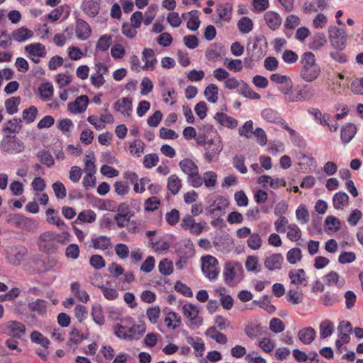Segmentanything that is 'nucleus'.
Returning <instances> with one entry per match:
<instances>
[{"label":"nucleus","mask_w":363,"mask_h":363,"mask_svg":"<svg viewBox=\"0 0 363 363\" xmlns=\"http://www.w3.org/2000/svg\"><path fill=\"white\" fill-rule=\"evenodd\" d=\"M69 241V233L63 232L57 233L54 231H46L41 233L37 239V245L40 252L48 255L57 252L59 245H64Z\"/></svg>","instance_id":"obj_1"},{"label":"nucleus","mask_w":363,"mask_h":363,"mask_svg":"<svg viewBox=\"0 0 363 363\" xmlns=\"http://www.w3.org/2000/svg\"><path fill=\"white\" fill-rule=\"evenodd\" d=\"M300 65V77L304 82H313L320 77L321 68L313 52H305L301 57Z\"/></svg>","instance_id":"obj_2"},{"label":"nucleus","mask_w":363,"mask_h":363,"mask_svg":"<svg viewBox=\"0 0 363 363\" xmlns=\"http://www.w3.org/2000/svg\"><path fill=\"white\" fill-rule=\"evenodd\" d=\"M28 253V249L23 245L9 246L4 250L6 261L15 267L21 265L26 260Z\"/></svg>","instance_id":"obj_3"},{"label":"nucleus","mask_w":363,"mask_h":363,"mask_svg":"<svg viewBox=\"0 0 363 363\" xmlns=\"http://www.w3.org/2000/svg\"><path fill=\"white\" fill-rule=\"evenodd\" d=\"M0 149L1 152L9 155H16L21 153L25 150V145L16 136L6 135H3L0 141Z\"/></svg>","instance_id":"obj_4"},{"label":"nucleus","mask_w":363,"mask_h":363,"mask_svg":"<svg viewBox=\"0 0 363 363\" xmlns=\"http://www.w3.org/2000/svg\"><path fill=\"white\" fill-rule=\"evenodd\" d=\"M183 315L189 321V325L193 329L199 328L203 323V318L199 315V310L192 303L184 304L182 307Z\"/></svg>","instance_id":"obj_5"},{"label":"nucleus","mask_w":363,"mask_h":363,"mask_svg":"<svg viewBox=\"0 0 363 363\" xmlns=\"http://www.w3.org/2000/svg\"><path fill=\"white\" fill-rule=\"evenodd\" d=\"M328 37L333 48L337 50H342L345 48L347 35L343 30L335 26H331L328 28Z\"/></svg>","instance_id":"obj_6"},{"label":"nucleus","mask_w":363,"mask_h":363,"mask_svg":"<svg viewBox=\"0 0 363 363\" xmlns=\"http://www.w3.org/2000/svg\"><path fill=\"white\" fill-rule=\"evenodd\" d=\"M201 269L206 277L210 279H215L219 274L218 262L211 255H206L201 258Z\"/></svg>","instance_id":"obj_7"},{"label":"nucleus","mask_w":363,"mask_h":363,"mask_svg":"<svg viewBox=\"0 0 363 363\" xmlns=\"http://www.w3.org/2000/svg\"><path fill=\"white\" fill-rule=\"evenodd\" d=\"M229 203L226 198L217 196L212 203L206 208L208 213L213 218H219L225 211Z\"/></svg>","instance_id":"obj_8"},{"label":"nucleus","mask_w":363,"mask_h":363,"mask_svg":"<svg viewBox=\"0 0 363 363\" xmlns=\"http://www.w3.org/2000/svg\"><path fill=\"white\" fill-rule=\"evenodd\" d=\"M223 150V143L219 138L211 140L207 143L204 154L205 160L208 162L216 161Z\"/></svg>","instance_id":"obj_9"},{"label":"nucleus","mask_w":363,"mask_h":363,"mask_svg":"<svg viewBox=\"0 0 363 363\" xmlns=\"http://www.w3.org/2000/svg\"><path fill=\"white\" fill-rule=\"evenodd\" d=\"M206 225V222L196 223L194 218L191 215L185 216L181 223L182 228L185 230H189L191 234L200 235Z\"/></svg>","instance_id":"obj_10"},{"label":"nucleus","mask_w":363,"mask_h":363,"mask_svg":"<svg viewBox=\"0 0 363 363\" xmlns=\"http://www.w3.org/2000/svg\"><path fill=\"white\" fill-rule=\"evenodd\" d=\"M25 50L28 53V57L35 63H39L40 57H45L47 54L45 46L40 43L27 45Z\"/></svg>","instance_id":"obj_11"},{"label":"nucleus","mask_w":363,"mask_h":363,"mask_svg":"<svg viewBox=\"0 0 363 363\" xmlns=\"http://www.w3.org/2000/svg\"><path fill=\"white\" fill-rule=\"evenodd\" d=\"M242 271L240 265L235 262H227L223 269V277L228 285H232L235 281L238 272Z\"/></svg>","instance_id":"obj_12"},{"label":"nucleus","mask_w":363,"mask_h":363,"mask_svg":"<svg viewBox=\"0 0 363 363\" xmlns=\"http://www.w3.org/2000/svg\"><path fill=\"white\" fill-rule=\"evenodd\" d=\"M22 129V120L18 118H13L5 122L2 127L3 135L16 136Z\"/></svg>","instance_id":"obj_13"},{"label":"nucleus","mask_w":363,"mask_h":363,"mask_svg":"<svg viewBox=\"0 0 363 363\" xmlns=\"http://www.w3.org/2000/svg\"><path fill=\"white\" fill-rule=\"evenodd\" d=\"M291 284L297 287H304L308 284V277L303 269H292L289 272Z\"/></svg>","instance_id":"obj_14"},{"label":"nucleus","mask_w":363,"mask_h":363,"mask_svg":"<svg viewBox=\"0 0 363 363\" xmlns=\"http://www.w3.org/2000/svg\"><path fill=\"white\" fill-rule=\"evenodd\" d=\"M89 97L86 95L78 96L74 101L67 105V109L72 113H81L86 111L89 104Z\"/></svg>","instance_id":"obj_15"},{"label":"nucleus","mask_w":363,"mask_h":363,"mask_svg":"<svg viewBox=\"0 0 363 363\" xmlns=\"http://www.w3.org/2000/svg\"><path fill=\"white\" fill-rule=\"evenodd\" d=\"M264 39V36L257 35L254 37L252 42L248 43L247 52L250 55L252 60L259 59L262 55V51L260 47V43Z\"/></svg>","instance_id":"obj_16"},{"label":"nucleus","mask_w":363,"mask_h":363,"mask_svg":"<svg viewBox=\"0 0 363 363\" xmlns=\"http://www.w3.org/2000/svg\"><path fill=\"white\" fill-rule=\"evenodd\" d=\"M142 60L145 65L142 67L143 70L153 71L157 63L155 52L151 48H145L142 52Z\"/></svg>","instance_id":"obj_17"},{"label":"nucleus","mask_w":363,"mask_h":363,"mask_svg":"<svg viewBox=\"0 0 363 363\" xmlns=\"http://www.w3.org/2000/svg\"><path fill=\"white\" fill-rule=\"evenodd\" d=\"M101 0H83L82 10L89 17H96L99 12Z\"/></svg>","instance_id":"obj_18"},{"label":"nucleus","mask_w":363,"mask_h":363,"mask_svg":"<svg viewBox=\"0 0 363 363\" xmlns=\"http://www.w3.org/2000/svg\"><path fill=\"white\" fill-rule=\"evenodd\" d=\"M284 262V257L280 253H274L266 257L264 266L270 271L280 269Z\"/></svg>","instance_id":"obj_19"},{"label":"nucleus","mask_w":363,"mask_h":363,"mask_svg":"<svg viewBox=\"0 0 363 363\" xmlns=\"http://www.w3.org/2000/svg\"><path fill=\"white\" fill-rule=\"evenodd\" d=\"M76 35L78 39L86 40L91 33L90 26L82 19H77L76 21Z\"/></svg>","instance_id":"obj_20"},{"label":"nucleus","mask_w":363,"mask_h":363,"mask_svg":"<svg viewBox=\"0 0 363 363\" xmlns=\"http://www.w3.org/2000/svg\"><path fill=\"white\" fill-rule=\"evenodd\" d=\"M6 327L7 333L14 337L20 338L26 333L25 325L17 321H9Z\"/></svg>","instance_id":"obj_21"},{"label":"nucleus","mask_w":363,"mask_h":363,"mask_svg":"<svg viewBox=\"0 0 363 363\" xmlns=\"http://www.w3.org/2000/svg\"><path fill=\"white\" fill-rule=\"evenodd\" d=\"M116 111L124 116H130L132 113V100L129 98H122L114 104Z\"/></svg>","instance_id":"obj_22"},{"label":"nucleus","mask_w":363,"mask_h":363,"mask_svg":"<svg viewBox=\"0 0 363 363\" xmlns=\"http://www.w3.org/2000/svg\"><path fill=\"white\" fill-rule=\"evenodd\" d=\"M357 133V128L354 124L348 123L342 126L340 133V138L343 143H349L354 137Z\"/></svg>","instance_id":"obj_23"},{"label":"nucleus","mask_w":363,"mask_h":363,"mask_svg":"<svg viewBox=\"0 0 363 363\" xmlns=\"http://www.w3.org/2000/svg\"><path fill=\"white\" fill-rule=\"evenodd\" d=\"M264 18L267 25L272 30L279 28L281 24V18L277 12L267 11L264 13Z\"/></svg>","instance_id":"obj_24"},{"label":"nucleus","mask_w":363,"mask_h":363,"mask_svg":"<svg viewBox=\"0 0 363 363\" xmlns=\"http://www.w3.org/2000/svg\"><path fill=\"white\" fill-rule=\"evenodd\" d=\"M92 246L96 250H106L112 247L111 238L106 235H100L91 239Z\"/></svg>","instance_id":"obj_25"},{"label":"nucleus","mask_w":363,"mask_h":363,"mask_svg":"<svg viewBox=\"0 0 363 363\" xmlns=\"http://www.w3.org/2000/svg\"><path fill=\"white\" fill-rule=\"evenodd\" d=\"M316 332L311 327H306L300 330L298 333L299 340L305 345L311 344L315 338Z\"/></svg>","instance_id":"obj_26"},{"label":"nucleus","mask_w":363,"mask_h":363,"mask_svg":"<svg viewBox=\"0 0 363 363\" xmlns=\"http://www.w3.org/2000/svg\"><path fill=\"white\" fill-rule=\"evenodd\" d=\"M187 342L192 346L196 357H202L205 350L203 340L199 337L189 336L186 337Z\"/></svg>","instance_id":"obj_27"},{"label":"nucleus","mask_w":363,"mask_h":363,"mask_svg":"<svg viewBox=\"0 0 363 363\" xmlns=\"http://www.w3.org/2000/svg\"><path fill=\"white\" fill-rule=\"evenodd\" d=\"M214 118L220 125L229 128H235L238 125V121L222 112L216 113Z\"/></svg>","instance_id":"obj_28"},{"label":"nucleus","mask_w":363,"mask_h":363,"mask_svg":"<svg viewBox=\"0 0 363 363\" xmlns=\"http://www.w3.org/2000/svg\"><path fill=\"white\" fill-rule=\"evenodd\" d=\"M72 294L79 301L86 303L89 300V295L85 290L81 289V285L79 281L72 282L70 285Z\"/></svg>","instance_id":"obj_29"},{"label":"nucleus","mask_w":363,"mask_h":363,"mask_svg":"<svg viewBox=\"0 0 363 363\" xmlns=\"http://www.w3.org/2000/svg\"><path fill=\"white\" fill-rule=\"evenodd\" d=\"M164 322L167 328L175 330L180 326L182 319L178 313L171 311L167 313Z\"/></svg>","instance_id":"obj_30"},{"label":"nucleus","mask_w":363,"mask_h":363,"mask_svg":"<svg viewBox=\"0 0 363 363\" xmlns=\"http://www.w3.org/2000/svg\"><path fill=\"white\" fill-rule=\"evenodd\" d=\"M325 284L328 286H336L338 288L345 284V279L340 277L336 272L331 271L324 277Z\"/></svg>","instance_id":"obj_31"},{"label":"nucleus","mask_w":363,"mask_h":363,"mask_svg":"<svg viewBox=\"0 0 363 363\" xmlns=\"http://www.w3.org/2000/svg\"><path fill=\"white\" fill-rule=\"evenodd\" d=\"M33 35L32 30L26 27H21L12 32L11 38L16 42H24Z\"/></svg>","instance_id":"obj_32"},{"label":"nucleus","mask_w":363,"mask_h":363,"mask_svg":"<svg viewBox=\"0 0 363 363\" xmlns=\"http://www.w3.org/2000/svg\"><path fill=\"white\" fill-rule=\"evenodd\" d=\"M28 308L30 311L37 313L40 315H43L47 312V301L38 298L35 301L28 303Z\"/></svg>","instance_id":"obj_33"},{"label":"nucleus","mask_w":363,"mask_h":363,"mask_svg":"<svg viewBox=\"0 0 363 363\" xmlns=\"http://www.w3.org/2000/svg\"><path fill=\"white\" fill-rule=\"evenodd\" d=\"M38 92L43 101H49L52 99L54 94L53 86L50 82L43 83L38 87Z\"/></svg>","instance_id":"obj_34"},{"label":"nucleus","mask_w":363,"mask_h":363,"mask_svg":"<svg viewBox=\"0 0 363 363\" xmlns=\"http://www.w3.org/2000/svg\"><path fill=\"white\" fill-rule=\"evenodd\" d=\"M238 92L244 97L250 99H259L261 98L260 95L252 90L243 80H241V84L238 89Z\"/></svg>","instance_id":"obj_35"},{"label":"nucleus","mask_w":363,"mask_h":363,"mask_svg":"<svg viewBox=\"0 0 363 363\" xmlns=\"http://www.w3.org/2000/svg\"><path fill=\"white\" fill-rule=\"evenodd\" d=\"M326 42L325 35L323 33L318 32L314 34L308 47L311 50H319L326 44Z\"/></svg>","instance_id":"obj_36"},{"label":"nucleus","mask_w":363,"mask_h":363,"mask_svg":"<svg viewBox=\"0 0 363 363\" xmlns=\"http://www.w3.org/2000/svg\"><path fill=\"white\" fill-rule=\"evenodd\" d=\"M30 221V220L25 216L17 213H10L6 217V222L18 228H23Z\"/></svg>","instance_id":"obj_37"},{"label":"nucleus","mask_w":363,"mask_h":363,"mask_svg":"<svg viewBox=\"0 0 363 363\" xmlns=\"http://www.w3.org/2000/svg\"><path fill=\"white\" fill-rule=\"evenodd\" d=\"M205 335L219 344L225 345L228 342L227 336L217 330V329L213 326L208 328L206 330Z\"/></svg>","instance_id":"obj_38"},{"label":"nucleus","mask_w":363,"mask_h":363,"mask_svg":"<svg viewBox=\"0 0 363 363\" xmlns=\"http://www.w3.org/2000/svg\"><path fill=\"white\" fill-rule=\"evenodd\" d=\"M182 186V181L177 174H172L168 177L167 187L173 195L177 194Z\"/></svg>","instance_id":"obj_39"},{"label":"nucleus","mask_w":363,"mask_h":363,"mask_svg":"<svg viewBox=\"0 0 363 363\" xmlns=\"http://www.w3.org/2000/svg\"><path fill=\"white\" fill-rule=\"evenodd\" d=\"M298 89L302 102L309 101L315 96V89L308 84H303L301 86H298Z\"/></svg>","instance_id":"obj_40"},{"label":"nucleus","mask_w":363,"mask_h":363,"mask_svg":"<svg viewBox=\"0 0 363 363\" xmlns=\"http://www.w3.org/2000/svg\"><path fill=\"white\" fill-rule=\"evenodd\" d=\"M145 326L144 325H133L130 328H128L127 340H139L145 332Z\"/></svg>","instance_id":"obj_41"},{"label":"nucleus","mask_w":363,"mask_h":363,"mask_svg":"<svg viewBox=\"0 0 363 363\" xmlns=\"http://www.w3.org/2000/svg\"><path fill=\"white\" fill-rule=\"evenodd\" d=\"M349 201V196L343 192L339 191L334 194L333 198V206L335 209L340 210L347 204Z\"/></svg>","instance_id":"obj_42"},{"label":"nucleus","mask_w":363,"mask_h":363,"mask_svg":"<svg viewBox=\"0 0 363 363\" xmlns=\"http://www.w3.org/2000/svg\"><path fill=\"white\" fill-rule=\"evenodd\" d=\"M48 223L55 225L58 228L62 229L65 225V222L60 218L57 212L53 208H48L46 211Z\"/></svg>","instance_id":"obj_43"},{"label":"nucleus","mask_w":363,"mask_h":363,"mask_svg":"<svg viewBox=\"0 0 363 363\" xmlns=\"http://www.w3.org/2000/svg\"><path fill=\"white\" fill-rule=\"evenodd\" d=\"M218 174L213 171H207L203 175V184L209 189H214L217 185Z\"/></svg>","instance_id":"obj_44"},{"label":"nucleus","mask_w":363,"mask_h":363,"mask_svg":"<svg viewBox=\"0 0 363 363\" xmlns=\"http://www.w3.org/2000/svg\"><path fill=\"white\" fill-rule=\"evenodd\" d=\"M36 156L40 162L48 168L54 166L55 160L49 151L44 149L40 150L37 152Z\"/></svg>","instance_id":"obj_45"},{"label":"nucleus","mask_w":363,"mask_h":363,"mask_svg":"<svg viewBox=\"0 0 363 363\" xmlns=\"http://www.w3.org/2000/svg\"><path fill=\"white\" fill-rule=\"evenodd\" d=\"M216 13L220 19L229 21L231 18L232 7L229 4H220L217 6Z\"/></svg>","instance_id":"obj_46"},{"label":"nucleus","mask_w":363,"mask_h":363,"mask_svg":"<svg viewBox=\"0 0 363 363\" xmlns=\"http://www.w3.org/2000/svg\"><path fill=\"white\" fill-rule=\"evenodd\" d=\"M21 104L20 96H12L5 101V108L7 113L13 115L18 111V106Z\"/></svg>","instance_id":"obj_47"},{"label":"nucleus","mask_w":363,"mask_h":363,"mask_svg":"<svg viewBox=\"0 0 363 363\" xmlns=\"http://www.w3.org/2000/svg\"><path fill=\"white\" fill-rule=\"evenodd\" d=\"M179 166L182 171L187 175V177L193 174L196 169H199L198 166L189 158H185L181 160L179 163Z\"/></svg>","instance_id":"obj_48"},{"label":"nucleus","mask_w":363,"mask_h":363,"mask_svg":"<svg viewBox=\"0 0 363 363\" xmlns=\"http://www.w3.org/2000/svg\"><path fill=\"white\" fill-rule=\"evenodd\" d=\"M145 149V143L140 139H135L129 145L130 153L137 157H140L143 153Z\"/></svg>","instance_id":"obj_49"},{"label":"nucleus","mask_w":363,"mask_h":363,"mask_svg":"<svg viewBox=\"0 0 363 363\" xmlns=\"http://www.w3.org/2000/svg\"><path fill=\"white\" fill-rule=\"evenodd\" d=\"M218 88L215 84H210L204 90V96L210 103H216L218 100Z\"/></svg>","instance_id":"obj_50"},{"label":"nucleus","mask_w":363,"mask_h":363,"mask_svg":"<svg viewBox=\"0 0 363 363\" xmlns=\"http://www.w3.org/2000/svg\"><path fill=\"white\" fill-rule=\"evenodd\" d=\"M30 340L43 347L48 349L50 345V340L38 331H33L30 335Z\"/></svg>","instance_id":"obj_51"},{"label":"nucleus","mask_w":363,"mask_h":363,"mask_svg":"<svg viewBox=\"0 0 363 363\" xmlns=\"http://www.w3.org/2000/svg\"><path fill=\"white\" fill-rule=\"evenodd\" d=\"M38 108L34 106H30L28 108L23 110L22 113V121H25L26 123L29 124L33 123L38 115Z\"/></svg>","instance_id":"obj_52"},{"label":"nucleus","mask_w":363,"mask_h":363,"mask_svg":"<svg viewBox=\"0 0 363 363\" xmlns=\"http://www.w3.org/2000/svg\"><path fill=\"white\" fill-rule=\"evenodd\" d=\"M296 217L301 225L308 223L310 215L305 205L301 204L298 206L296 211Z\"/></svg>","instance_id":"obj_53"},{"label":"nucleus","mask_w":363,"mask_h":363,"mask_svg":"<svg viewBox=\"0 0 363 363\" xmlns=\"http://www.w3.org/2000/svg\"><path fill=\"white\" fill-rule=\"evenodd\" d=\"M334 331V325L333 323L328 320H325L323 321L320 325V337L321 339H325L332 335Z\"/></svg>","instance_id":"obj_54"},{"label":"nucleus","mask_w":363,"mask_h":363,"mask_svg":"<svg viewBox=\"0 0 363 363\" xmlns=\"http://www.w3.org/2000/svg\"><path fill=\"white\" fill-rule=\"evenodd\" d=\"M199 11L198 10H193L189 13L190 18L187 21V28L193 31L197 30L200 26V21L199 18Z\"/></svg>","instance_id":"obj_55"},{"label":"nucleus","mask_w":363,"mask_h":363,"mask_svg":"<svg viewBox=\"0 0 363 363\" xmlns=\"http://www.w3.org/2000/svg\"><path fill=\"white\" fill-rule=\"evenodd\" d=\"M287 238L292 242L298 241L302 235V232L296 224H290L287 226Z\"/></svg>","instance_id":"obj_56"},{"label":"nucleus","mask_w":363,"mask_h":363,"mask_svg":"<svg viewBox=\"0 0 363 363\" xmlns=\"http://www.w3.org/2000/svg\"><path fill=\"white\" fill-rule=\"evenodd\" d=\"M248 247L253 250H259L262 245V240L259 233H251L247 240Z\"/></svg>","instance_id":"obj_57"},{"label":"nucleus","mask_w":363,"mask_h":363,"mask_svg":"<svg viewBox=\"0 0 363 363\" xmlns=\"http://www.w3.org/2000/svg\"><path fill=\"white\" fill-rule=\"evenodd\" d=\"M238 28L242 33L247 34L252 30L253 22L248 17H242L238 21Z\"/></svg>","instance_id":"obj_58"},{"label":"nucleus","mask_w":363,"mask_h":363,"mask_svg":"<svg viewBox=\"0 0 363 363\" xmlns=\"http://www.w3.org/2000/svg\"><path fill=\"white\" fill-rule=\"evenodd\" d=\"M262 117L270 123H279L281 118L279 113L272 108H265L261 113Z\"/></svg>","instance_id":"obj_59"},{"label":"nucleus","mask_w":363,"mask_h":363,"mask_svg":"<svg viewBox=\"0 0 363 363\" xmlns=\"http://www.w3.org/2000/svg\"><path fill=\"white\" fill-rule=\"evenodd\" d=\"M286 298L288 302L292 304H299L303 301V294L296 289H290Z\"/></svg>","instance_id":"obj_60"},{"label":"nucleus","mask_w":363,"mask_h":363,"mask_svg":"<svg viewBox=\"0 0 363 363\" xmlns=\"http://www.w3.org/2000/svg\"><path fill=\"white\" fill-rule=\"evenodd\" d=\"M286 259L291 264H295L298 262H300L302 259V252L301 249L294 247L289 250L286 254Z\"/></svg>","instance_id":"obj_61"},{"label":"nucleus","mask_w":363,"mask_h":363,"mask_svg":"<svg viewBox=\"0 0 363 363\" xmlns=\"http://www.w3.org/2000/svg\"><path fill=\"white\" fill-rule=\"evenodd\" d=\"M112 43V36L111 35H103L98 40L96 49L105 52L108 50Z\"/></svg>","instance_id":"obj_62"},{"label":"nucleus","mask_w":363,"mask_h":363,"mask_svg":"<svg viewBox=\"0 0 363 363\" xmlns=\"http://www.w3.org/2000/svg\"><path fill=\"white\" fill-rule=\"evenodd\" d=\"M187 182L194 188H199L202 186L203 176L199 174V169L187 177Z\"/></svg>","instance_id":"obj_63"},{"label":"nucleus","mask_w":363,"mask_h":363,"mask_svg":"<svg viewBox=\"0 0 363 363\" xmlns=\"http://www.w3.org/2000/svg\"><path fill=\"white\" fill-rule=\"evenodd\" d=\"M158 269L162 274L169 276L173 272L172 262L169 261L168 259H163L160 262Z\"/></svg>","instance_id":"obj_64"}]
</instances>
